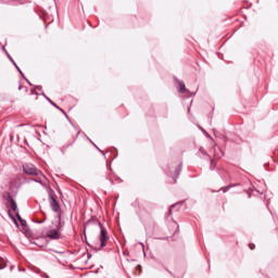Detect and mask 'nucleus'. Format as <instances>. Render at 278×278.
<instances>
[{
    "instance_id": "9b49d317",
    "label": "nucleus",
    "mask_w": 278,
    "mask_h": 278,
    "mask_svg": "<svg viewBox=\"0 0 278 278\" xmlns=\"http://www.w3.org/2000/svg\"><path fill=\"white\" fill-rule=\"evenodd\" d=\"M16 216H17L20 223H21L23 226L27 225V222L24 220V219L21 217V215H18V213H16Z\"/></svg>"
},
{
    "instance_id": "1a4fd4ad",
    "label": "nucleus",
    "mask_w": 278,
    "mask_h": 278,
    "mask_svg": "<svg viewBox=\"0 0 278 278\" xmlns=\"http://www.w3.org/2000/svg\"><path fill=\"white\" fill-rule=\"evenodd\" d=\"M58 218H59L58 229L60 230L64 227V224H62V215L61 214L58 215Z\"/></svg>"
},
{
    "instance_id": "2eb2a0df",
    "label": "nucleus",
    "mask_w": 278,
    "mask_h": 278,
    "mask_svg": "<svg viewBox=\"0 0 278 278\" xmlns=\"http://www.w3.org/2000/svg\"><path fill=\"white\" fill-rule=\"evenodd\" d=\"M93 244H94V247H98V244H99V243H97V242H93Z\"/></svg>"
},
{
    "instance_id": "f257e3e1",
    "label": "nucleus",
    "mask_w": 278,
    "mask_h": 278,
    "mask_svg": "<svg viewBox=\"0 0 278 278\" xmlns=\"http://www.w3.org/2000/svg\"><path fill=\"white\" fill-rule=\"evenodd\" d=\"M23 170H24L25 175H30L33 177H42V172H40V169L36 168V165H34V164L24 165Z\"/></svg>"
},
{
    "instance_id": "39448f33",
    "label": "nucleus",
    "mask_w": 278,
    "mask_h": 278,
    "mask_svg": "<svg viewBox=\"0 0 278 278\" xmlns=\"http://www.w3.org/2000/svg\"><path fill=\"white\" fill-rule=\"evenodd\" d=\"M9 207L11 208L13 214H18V206L16 205V201L11 200V202H9Z\"/></svg>"
},
{
    "instance_id": "423d86ee",
    "label": "nucleus",
    "mask_w": 278,
    "mask_h": 278,
    "mask_svg": "<svg viewBox=\"0 0 278 278\" xmlns=\"http://www.w3.org/2000/svg\"><path fill=\"white\" fill-rule=\"evenodd\" d=\"M179 86H180L179 92L181 94H184V92H188V89H186V84H184V81H179Z\"/></svg>"
},
{
    "instance_id": "9d476101",
    "label": "nucleus",
    "mask_w": 278,
    "mask_h": 278,
    "mask_svg": "<svg viewBox=\"0 0 278 278\" xmlns=\"http://www.w3.org/2000/svg\"><path fill=\"white\" fill-rule=\"evenodd\" d=\"M8 263H5V260H3L2 257H0V270H3V268H5Z\"/></svg>"
},
{
    "instance_id": "6e6552de",
    "label": "nucleus",
    "mask_w": 278,
    "mask_h": 278,
    "mask_svg": "<svg viewBox=\"0 0 278 278\" xmlns=\"http://www.w3.org/2000/svg\"><path fill=\"white\" fill-rule=\"evenodd\" d=\"M3 198L8 201V203L14 201V198H12V194H10V192H4Z\"/></svg>"
},
{
    "instance_id": "ddd939ff",
    "label": "nucleus",
    "mask_w": 278,
    "mask_h": 278,
    "mask_svg": "<svg viewBox=\"0 0 278 278\" xmlns=\"http://www.w3.org/2000/svg\"><path fill=\"white\" fill-rule=\"evenodd\" d=\"M249 249H251V251H254L255 245H254L253 243H250V244H249Z\"/></svg>"
},
{
    "instance_id": "f8f14e48",
    "label": "nucleus",
    "mask_w": 278,
    "mask_h": 278,
    "mask_svg": "<svg viewBox=\"0 0 278 278\" xmlns=\"http://www.w3.org/2000/svg\"><path fill=\"white\" fill-rule=\"evenodd\" d=\"M136 270H138L139 275L142 273V266L141 265H137Z\"/></svg>"
},
{
    "instance_id": "7ed1b4c3",
    "label": "nucleus",
    "mask_w": 278,
    "mask_h": 278,
    "mask_svg": "<svg viewBox=\"0 0 278 278\" xmlns=\"http://www.w3.org/2000/svg\"><path fill=\"white\" fill-rule=\"evenodd\" d=\"M49 204L54 212L56 213L60 212V203L55 199V194L53 193L49 194Z\"/></svg>"
},
{
    "instance_id": "20e7f679",
    "label": "nucleus",
    "mask_w": 278,
    "mask_h": 278,
    "mask_svg": "<svg viewBox=\"0 0 278 278\" xmlns=\"http://www.w3.org/2000/svg\"><path fill=\"white\" fill-rule=\"evenodd\" d=\"M47 237L51 238V240H60V232L55 229H52L47 232Z\"/></svg>"
},
{
    "instance_id": "0eeeda50",
    "label": "nucleus",
    "mask_w": 278,
    "mask_h": 278,
    "mask_svg": "<svg viewBox=\"0 0 278 278\" xmlns=\"http://www.w3.org/2000/svg\"><path fill=\"white\" fill-rule=\"evenodd\" d=\"M179 173H181V167H177L174 173V176H173L174 184H177V176L179 175Z\"/></svg>"
},
{
    "instance_id": "f03ea898",
    "label": "nucleus",
    "mask_w": 278,
    "mask_h": 278,
    "mask_svg": "<svg viewBox=\"0 0 278 278\" xmlns=\"http://www.w3.org/2000/svg\"><path fill=\"white\" fill-rule=\"evenodd\" d=\"M101 232H100V248L99 249H103L105 247H108V241L110 240V237H108V230L103 227V225H101V223L98 224Z\"/></svg>"
},
{
    "instance_id": "4468645a",
    "label": "nucleus",
    "mask_w": 278,
    "mask_h": 278,
    "mask_svg": "<svg viewBox=\"0 0 278 278\" xmlns=\"http://www.w3.org/2000/svg\"><path fill=\"white\" fill-rule=\"evenodd\" d=\"M211 166H212L213 168H215V167H216V163H214V161H211Z\"/></svg>"
}]
</instances>
